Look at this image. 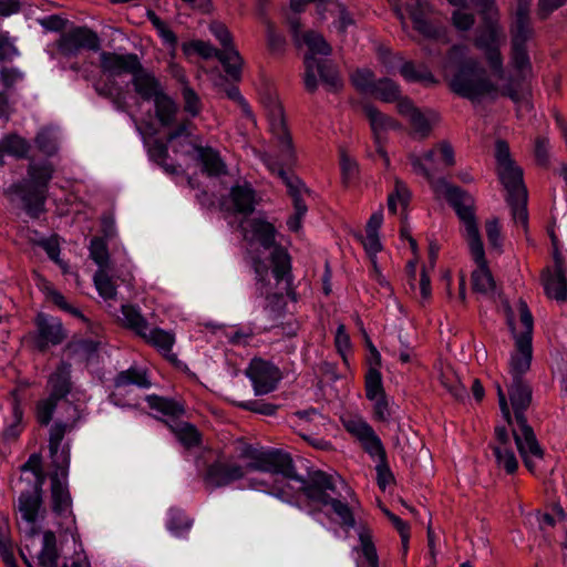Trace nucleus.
Returning a JSON list of instances; mask_svg holds the SVG:
<instances>
[{"label":"nucleus","instance_id":"nucleus-8","mask_svg":"<svg viewBox=\"0 0 567 567\" xmlns=\"http://www.w3.org/2000/svg\"><path fill=\"white\" fill-rule=\"evenodd\" d=\"M520 329L515 321L512 308L506 305V319L515 340V349L511 353L508 367L512 380H524L523 375L530 369L533 359L532 337L534 319L524 300L517 303Z\"/></svg>","mask_w":567,"mask_h":567},{"label":"nucleus","instance_id":"nucleus-26","mask_svg":"<svg viewBox=\"0 0 567 567\" xmlns=\"http://www.w3.org/2000/svg\"><path fill=\"white\" fill-rule=\"evenodd\" d=\"M398 111L402 116L408 118L413 127L414 134L419 135L421 138L429 136L432 130V123L437 121V115L435 113H422L409 99H402L399 101Z\"/></svg>","mask_w":567,"mask_h":567},{"label":"nucleus","instance_id":"nucleus-49","mask_svg":"<svg viewBox=\"0 0 567 567\" xmlns=\"http://www.w3.org/2000/svg\"><path fill=\"white\" fill-rule=\"evenodd\" d=\"M183 52L185 55H192L193 53H197L204 59H209L213 56L218 58L220 54L219 50L214 48L209 42L202 40H193L189 42H185L182 45Z\"/></svg>","mask_w":567,"mask_h":567},{"label":"nucleus","instance_id":"nucleus-1","mask_svg":"<svg viewBox=\"0 0 567 567\" xmlns=\"http://www.w3.org/2000/svg\"><path fill=\"white\" fill-rule=\"evenodd\" d=\"M245 240L249 247L262 248V258L254 259L260 293L265 296V308L270 312L282 307L284 249L274 245L276 227L262 216L245 218L240 223Z\"/></svg>","mask_w":567,"mask_h":567},{"label":"nucleus","instance_id":"nucleus-44","mask_svg":"<svg viewBox=\"0 0 567 567\" xmlns=\"http://www.w3.org/2000/svg\"><path fill=\"white\" fill-rule=\"evenodd\" d=\"M400 93L398 84L388 78L375 81L373 91L371 92V94L386 103L400 101Z\"/></svg>","mask_w":567,"mask_h":567},{"label":"nucleus","instance_id":"nucleus-39","mask_svg":"<svg viewBox=\"0 0 567 567\" xmlns=\"http://www.w3.org/2000/svg\"><path fill=\"white\" fill-rule=\"evenodd\" d=\"M39 288L47 295L48 299H50L54 305H56L60 309L70 312L71 315L84 319L82 313L74 307L68 303L65 298L55 290L52 285L45 279L39 277L38 278Z\"/></svg>","mask_w":567,"mask_h":567},{"label":"nucleus","instance_id":"nucleus-14","mask_svg":"<svg viewBox=\"0 0 567 567\" xmlns=\"http://www.w3.org/2000/svg\"><path fill=\"white\" fill-rule=\"evenodd\" d=\"M54 471L44 467L47 475L51 481V507L53 513L59 517H71L75 524L72 512V497L68 486L69 463H53Z\"/></svg>","mask_w":567,"mask_h":567},{"label":"nucleus","instance_id":"nucleus-40","mask_svg":"<svg viewBox=\"0 0 567 567\" xmlns=\"http://www.w3.org/2000/svg\"><path fill=\"white\" fill-rule=\"evenodd\" d=\"M530 0H517L515 22L512 28V34L532 35L529 25Z\"/></svg>","mask_w":567,"mask_h":567},{"label":"nucleus","instance_id":"nucleus-27","mask_svg":"<svg viewBox=\"0 0 567 567\" xmlns=\"http://www.w3.org/2000/svg\"><path fill=\"white\" fill-rule=\"evenodd\" d=\"M136 385L142 389L151 386V381L144 369L130 368L120 372L114 380V391L111 394V401L115 405H121V396L126 392V388Z\"/></svg>","mask_w":567,"mask_h":567},{"label":"nucleus","instance_id":"nucleus-22","mask_svg":"<svg viewBox=\"0 0 567 567\" xmlns=\"http://www.w3.org/2000/svg\"><path fill=\"white\" fill-rule=\"evenodd\" d=\"M141 61L134 53L117 54L103 51L100 53V68L110 76L133 75L141 69Z\"/></svg>","mask_w":567,"mask_h":567},{"label":"nucleus","instance_id":"nucleus-50","mask_svg":"<svg viewBox=\"0 0 567 567\" xmlns=\"http://www.w3.org/2000/svg\"><path fill=\"white\" fill-rule=\"evenodd\" d=\"M359 540L361 545V551L367 559L370 567H379V557L377 548L372 540V535L369 529H362L359 533Z\"/></svg>","mask_w":567,"mask_h":567},{"label":"nucleus","instance_id":"nucleus-59","mask_svg":"<svg viewBox=\"0 0 567 567\" xmlns=\"http://www.w3.org/2000/svg\"><path fill=\"white\" fill-rule=\"evenodd\" d=\"M340 167L342 181L346 185L350 184L358 174V164L346 152H341Z\"/></svg>","mask_w":567,"mask_h":567},{"label":"nucleus","instance_id":"nucleus-35","mask_svg":"<svg viewBox=\"0 0 567 567\" xmlns=\"http://www.w3.org/2000/svg\"><path fill=\"white\" fill-rule=\"evenodd\" d=\"M196 151L197 157L208 175L218 176L226 173V165L215 150L212 147H196Z\"/></svg>","mask_w":567,"mask_h":567},{"label":"nucleus","instance_id":"nucleus-29","mask_svg":"<svg viewBox=\"0 0 567 567\" xmlns=\"http://www.w3.org/2000/svg\"><path fill=\"white\" fill-rule=\"evenodd\" d=\"M141 338L157 349V351H159L165 357L171 359L175 358V354L172 352L173 346L175 343V334L172 331L148 326L146 331L142 332Z\"/></svg>","mask_w":567,"mask_h":567},{"label":"nucleus","instance_id":"nucleus-25","mask_svg":"<svg viewBox=\"0 0 567 567\" xmlns=\"http://www.w3.org/2000/svg\"><path fill=\"white\" fill-rule=\"evenodd\" d=\"M37 346L45 349L49 346L60 344L65 339V332L60 319L39 313L37 316Z\"/></svg>","mask_w":567,"mask_h":567},{"label":"nucleus","instance_id":"nucleus-9","mask_svg":"<svg viewBox=\"0 0 567 567\" xmlns=\"http://www.w3.org/2000/svg\"><path fill=\"white\" fill-rule=\"evenodd\" d=\"M53 172L54 168L50 163H30L28 178L20 184L12 185L8 192L18 195L27 212L35 217L43 210L48 184Z\"/></svg>","mask_w":567,"mask_h":567},{"label":"nucleus","instance_id":"nucleus-33","mask_svg":"<svg viewBox=\"0 0 567 567\" xmlns=\"http://www.w3.org/2000/svg\"><path fill=\"white\" fill-rule=\"evenodd\" d=\"M167 425L178 442L185 447L189 449L199 444L200 434L194 425L177 420L167 422Z\"/></svg>","mask_w":567,"mask_h":567},{"label":"nucleus","instance_id":"nucleus-2","mask_svg":"<svg viewBox=\"0 0 567 567\" xmlns=\"http://www.w3.org/2000/svg\"><path fill=\"white\" fill-rule=\"evenodd\" d=\"M442 69L451 90L462 97L477 101L484 96L497 95V86L487 78L480 62L467 55V48L464 45L450 49Z\"/></svg>","mask_w":567,"mask_h":567},{"label":"nucleus","instance_id":"nucleus-58","mask_svg":"<svg viewBox=\"0 0 567 567\" xmlns=\"http://www.w3.org/2000/svg\"><path fill=\"white\" fill-rule=\"evenodd\" d=\"M20 52L9 32H0V61H12Z\"/></svg>","mask_w":567,"mask_h":567},{"label":"nucleus","instance_id":"nucleus-18","mask_svg":"<svg viewBox=\"0 0 567 567\" xmlns=\"http://www.w3.org/2000/svg\"><path fill=\"white\" fill-rule=\"evenodd\" d=\"M80 417L79 410L76 408H72V415L70 420L64 422L58 421L51 426L49 434V456L52 461L70 460V444L64 441V436L78 426Z\"/></svg>","mask_w":567,"mask_h":567},{"label":"nucleus","instance_id":"nucleus-21","mask_svg":"<svg viewBox=\"0 0 567 567\" xmlns=\"http://www.w3.org/2000/svg\"><path fill=\"white\" fill-rule=\"evenodd\" d=\"M471 256L477 268L472 274V287L475 292L493 296L496 290V285L491 270L488 269L485 258V250L482 239L478 240V249L475 250L474 243L467 244Z\"/></svg>","mask_w":567,"mask_h":567},{"label":"nucleus","instance_id":"nucleus-47","mask_svg":"<svg viewBox=\"0 0 567 567\" xmlns=\"http://www.w3.org/2000/svg\"><path fill=\"white\" fill-rule=\"evenodd\" d=\"M383 394L384 391L380 369L370 367L365 374V396L368 400H377L378 396Z\"/></svg>","mask_w":567,"mask_h":567},{"label":"nucleus","instance_id":"nucleus-53","mask_svg":"<svg viewBox=\"0 0 567 567\" xmlns=\"http://www.w3.org/2000/svg\"><path fill=\"white\" fill-rule=\"evenodd\" d=\"M308 212L298 214L297 208L286 209V227L290 233H293L297 238L302 240L303 236V221Z\"/></svg>","mask_w":567,"mask_h":567},{"label":"nucleus","instance_id":"nucleus-62","mask_svg":"<svg viewBox=\"0 0 567 567\" xmlns=\"http://www.w3.org/2000/svg\"><path fill=\"white\" fill-rule=\"evenodd\" d=\"M334 343L338 352L341 354L342 360L346 364H348V358L347 352L350 350L351 342L350 337L346 332L344 324H339L337 328L336 337H334Z\"/></svg>","mask_w":567,"mask_h":567},{"label":"nucleus","instance_id":"nucleus-28","mask_svg":"<svg viewBox=\"0 0 567 567\" xmlns=\"http://www.w3.org/2000/svg\"><path fill=\"white\" fill-rule=\"evenodd\" d=\"M311 189L298 176H286V209L297 208L298 214L309 210Z\"/></svg>","mask_w":567,"mask_h":567},{"label":"nucleus","instance_id":"nucleus-61","mask_svg":"<svg viewBox=\"0 0 567 567\" xmlns=\"http://www.w3.org/2000/svg\"><path fill=\"white\" fill-rule=\"evenodd\" d=\"M485 231L488 244L492 248L501 250L502 248V236L501 227L497 218L487 219L485 223Z\"/></svg>","mask_w":567,"mask_h":567},{"label":"nucleus","instance_id":"nucleus-54","mask_svg":"<svg viewBox=\"0 0 567 567\" xmlns=\"http://www.w3.org/2000/svg\"><path fill=\"white\" fill-rule=\"evenodd\" d=\"M182 96L185 112L193 117L199 115L202 112V102L197 93L188 85H185L182 89Z\"/></svg>","mask_w":567,"mask_h":567},{"label":"nucleus","instance_id":"nucleus-52","mask_svg":"<svg viewBox=\"0 0 567 567\" xmlns=\"http://www.w3.org/2000/svg\"><path fill=\"white\" fill-rule=\"evenodd\" d=\"M351 81L358 91L368 94H371L375 84L374 74L369 69L357 70L351 75Z\"/></svg>","mask_w":567,"mask_h":567},{"label":"nucleus","instance_id":"nucleus-23","mask_svg":"<svg viewBox=\"0 0 567 567\" xmlns=\"http://www.w3.org/2000/svg\"><path fill=\"white\" fill-rule=\"evenodd\" d=\"M404 6L413 20L415 30L430 40L447 42L444 28L435 27L424 19L425 13L429 11V4L425 0H408Z\"/></svg>","mask_w":567,"mask_h":567},{"label":"nucleus","instance_id":"nucleus-56","mask_svg":"<svg viewBox=\"0 0 567 567\" xmlns=\"http://www.w3.org/2000/svg\"><path fill=\"white\" fill-rule=\"evenodd\" d=\"M91 258L99 266V269H109V252L105 243L100 238H94L90 245Z\"/></svg>","mask_w":567,"mask_h":567},{"label":"nucleus","instance_id":"nucleus-31","mask_svg":"<svg viewBox=\"0 0 567 567\" xmlns=\"http://www.w3.org/2000/svg\"><path fill=\"white\" fill-rule=\"evenodd\" d=\"M132 76L134 90L143 100L153 101L163 92L159 82L151 73L145 72L142 65Z\"/></svg>","mask_w":567,"mask_h":567},{"label":"nucleus","instance_id":"nucleus-20","mask_svg":"<svg viewBox=\"0 0 567 567\" xmlns=\"http://www.w3.org/2000/svg\"><path fill=\"white\" fill-rule=\"evenodd\" d=\"M363 112L370 123V127L373 133L377 153L382 157L384 166L389 167L390 158L383 147L385 141L384 134L390 130L399 128V124L394 118L382 113L371 104H365L363 106Z\"/></svg>","mask_w":567,"mask_h":567},{"label":"nucleus","instance_id":"nucleus-7","mask_svg":"<svg viewBox=\"0 0 567 567\" xmlns=\"http://www.w3.org/2000/svg\"><path fill=\"white\" fill-rule=\"evenodd\" d=\"M508 396L517 425V427L513 429V434L520 456L524 461L528 458H543L544 452L525 416V412L532 403V389L529 384L525 380H512V384L508 388Z\"/></svg>","mask_w":567,"mask_h":567},{"label":"nucleus","instance_id":"nucleus-55","mask_svg":"<svg viewBox=\"0 0 567 567\" xmlns=\"http://www.w3.org/2000/svg\"><path fill=\"white\" fill-rule=\"evenodd\" d=\"M441 383L457 400H462L466 394V388L452 371L442 373Z\"/></svg>","mask_w":567,"mask_h":567},{"label":"nucleus","instance_id":"nucleus-37","mask_svg":"<svg viewBox=\"0 0 567 567\" xmlns=\"http://www.w3.org/2000/svg\"><path fill=\"white\" fill-rule=\"evenodd\" d=\"M156 117L162 125H171L177 113V105L164 91L153 100Z\"/></svg>","mask_w":567,"mask_h":567},{"label":"nucleus","instance_id":"nucleus-16","mask_svg":"<svg viewBox=\"0 0 567 567\" xmlns=\"http://www.w3.org/2000/svg\"><path fill=\"white\" fill-rule=\"evenodd\" d=\"M209 30L223 47V49L219 50L220 54H218V60L223 64L226 73L235 80L239 79L243 60L233 44V37L229 30L220 22L210 23Z\"/></svg>","mask_w":567,"mask_h":567},{"label":"nucleus","instance_id":"nucleus-60","mask_svg":"<svg viewBox=\"0 0 567 567\" xmlns=\"http://www.w3.org/2000/svg\"><path fill=\"white\" fill-rule=\"evenodd\" d=\"M496 436L499 441V445L495 447V455L497 461H516L515 455L512 451H508L505 446L508 434L505 427H496Z\"/></svg>","mask_w":567,"mask_h":567},{"label":"nucleus","instance_id":"nucleus-42","mask_svg":"<svg viewBox=\"0 0 567 567\" xmlns=\"http://www.w3.org/2000/svg\"><path fill=\"white\" fill-rule=\"evenodd\" d=\"M507 203L511 206L514 223L526 229L528 223L527 192H520L515 197L507 196Z\"/></svg>","mask_w":567,"mask_h":567},{"label":"nucleus","instance_id":"nucleus-43","mask_svg":"<svg viewBox=\"0 0 567 567\" xmlns=\"http://www.w3.org/2000/svg\"><path fill=\"white\" fill-rule=\"evenodd\" d=\"M93 281L99 295L104 300L115 299L116 286L110 276L109 269H99L93 277Z\"/></svg>","mask_w":567,"mask_h":567},{"label":"nucleus","instance_id":"nucleus-11","mask_svg":"<svg viewBox=\"0 0 567 567\" xmlns=\"http://www.w3.org/2000/svg\"><path fill=\"white\" fill-rule=\"evenodd\" d=\"M340 422L346 432L371 458L385 461L384 445L375 430L362 414L347 411L340 415Z\"/></svg>","mask_w":567,"mask_h":567},{"label":"nucleus","instance_id":"nucleus-17","mask_svg":"<svg viewBox=\"0 0 567 567\" xmlns=\"http://www.w3.org/2000/svg\"><path fill=\"white\" fill-rule=\"evenodd\" d=\"M59 52L64 56H74L81 50L97 51L100 49V39L95 32L87 28H73L63 32L56 42Z\"/></svg>","mask_w":567,"mask_h":567},{"label":"nucleus","instance_id":"nucleus-46","mask_svg":"<svg viewBox=\"0 0 567 567\" xmlns=\"http://www.w3.org/2000/svg\"><path fill=\"white\" fill-rule=\"evenodd\" d=\"M411 193L401 179H395L394 190L388 196V209L392 214H396L398 205L405 208L410 202Z\"/></svg>","mask_w":567,"mask_h":567},{"label":"nucleus","instance_id":"nucleus-5","mask_svg":"<svg viewBox=\"0 0 567 567\" xmlns=\"http://www.w3.org/2000/svg\"><path fill=\"white\" fill-rule=\"evenodd\" d=\"M410 162L413 169L429 181L434 193L437 196H444L449 204L454 208L456 215L464 225V236L467 244L474 243L475 250L477 251L478 240L482 238L474 213V198L467 192L450 184L444 178L434 179L433 174L424 165L421 157L411 155Z\"/></svg>","mask_w":567,"mask_h":567},{"label":"nucleus","instance_id":"nucleus-4","mask_svg":"<svg viewBox=\"0 0 567 567\" xmlns=\"http://www.w3.org/2000/svg\"><path fill=\"white\" fill-rule=\"evenodd\" d=\"M286 480L289 481L286 487L298 492L299 497L324 506L330 505L343 526L354 527L355 519L349 505L331 496V493L337 494L336 483L341 480L339 475L318 470L309 471L307 477H302L295 475L293 463H286Z\"/></svg>","mask_w":567,"mask_h":567},{"label":"nucleus","instance_id":"nucleus-34","mask_svg":"<svg viewBox=\"0 0 567 567\" xmlns=\"http://www.w3.org/2000/svg\"><path fill=\"white\" fill-rule=\"evenodd\" d=\"M230 197L236 212L248 214L254 210L256 204L255 193L248 184L234 186Z\"/></svg>","mask_w":567,"mask_h":567},{"label":"nucleus","instance_id":"nucleus-41","mask_svg":"<svg viewBox=\"0 0 567 567\" xmlns=\"http://www.w3.org/2000/svg\"><path fill=\"white\" fill-rule=\"evenodd\" d=\"M121 308L124 324L141 337L142 332L146 331L150 324L142 316L140 309L130 305H122Z\"/></svg>","mask_w":567,"mask_h":567},{"label":"nucleus","instance_id":"nucleus-24","mask_svg":"<svg viewBox=\"0 0 567 567\" xmlns=\"http://www.w3.org/2000/svg\"><path fill=\"white\" fill-rule=\"evenodd\" d=\"M206 466L203 481L208 488L227 485L244 476V468L237 463H204Z\"/></svg>","mask_w":567,"mask_h":567},{"label":"nucleus","instance_id":"nucleus-12","mask_svg":"<svg viewBox=\"0 0 567 567\" xmlns=\"http://www.w3.org/2000/svg\"><path fill=\"white\" fill-rule=\"evenodd\" d=\"M512 66L522 79L516 81L511 79L505 85L502 94L511 97L515 103L525 101L528 95V87L524 83L526 78L530 74V62L526 51V42L532 35L512 34Z\"/></svg>","mask_w":567,"mask_h":567},{"label":"nucleus","instance_id":"nucleus-36","mask_svg":"<svg viewBox=\"0 0 567 567\" xmlns=\"http://www.w3.org/2000/svg\"><path fill=\"white\" fill-rule=\"evenodd\" d=\"M38 558L41 567H58L59 553L56 549V537L53 532H44L42 549Z\"/></svg>","mask_w":567,"mask_h":567},{"label":"nucleus","instance_id":"nucleus-38","mask_svg":"<svg viewBox=\"0 0 567 567\" xmlns=\"http://www.w3.org/2000/svg\"><path fill=\"white\" fill-rule=\"evenodd\" d=\"M401 75L409 82H420L425 85L436 83L434 75L426 66H415L412 62H405L400 68Z\"/></svg>","mask_w":567,"mask_h":567},{"label":"nucleus","instance_id":"nucleus-32","mask_svg":"<svg viewBox=\"0 0 567 567\" xmlns=\"http://www.w3.org/2000/svg\"><path fill=\"white\" fill-rule=\"evenodd\" d=\"M238 457L246 461H278L280 451L239 441L236 445Z\"/></svg>","mask_w":567,"mask_h":567},{"label":"nucleus","instance_id":"nucleus-63","mask_svg":"<svg viewBox=\"0 0 567 567\" xmlns=\"http://www.w3.org/2000/svg\"><path fill=\"white\" fill-rule=\"evenodd\" d=\"M0 557L7 567H18L12 540L0 532Z\"/></svg>","mask_w":567,"mask_h":567},{"label":"nucleus","instance_id":"nucleus-3","mask_svg":"<svg viewBox=\"0 0 567 567\" xmlns=\"http://www.w3.org/2000/svg\"><path fill=\"white\" fill-rule=\"evenodd\" d=\"M293 35L295 43L308 47L309 53L305 56V85L309 92H313L318 87V78L331 92H338L342 89L343 82L333 63L326 59L332 52V48L324 38L315 32L307 31L300 34L299 22L291 20L289 22Z\"/></svg>","mask_w":567,"mask_h":567},{"label":"nucleus","instance_id":"nucleus-19","mask_svg":"<svg viewBox=\"0 0 567 567\" xmlns=\"http://www.w3.org/2000/svg\"><path fill=\"white\" fill-rule=\"evenodd\" d=\"M246 374L257 395H265L274 391L281 379L280 370L262 359L251 360Z\"/></svg>","mask_w":567,"mask_h":567},{"label":"nucleus","instance_id":"nucleus-51","mask_svg":"<svg viewBox=\"0 0 567 567\" xmlns=\"http://www.w3.org/2000/svg\"><path fill=\"white\" fill-rule=\"evenodd\" d=\"M4 152L16 157H25L30 151V144L19 135L7 136L2 141Z\"/></svg>","mask_w":567,"mask_h":567},{"label":"nucleus","instance_id":"nucleus-64","mask_svg":"<svg viewBox=\"0 0 567 567\" xmlns=\"http://www.w3.org/2000/svg\"><path fill=\"white\" fill-rule=\"evenodd\" d=\"M453 24L457 30L467 31L474 24V16L472 13L465 12L461 9H457L453 12L452 16Z\"/></svg>","mask_w":567,"mask_h":567},{"label":"nucleus","instance_id":"nucleus-13","mask_svg":"<svg viewBox=\"0 0 567 567\" xmlns=\"http://www.w3.org/2000/svg\"><path fill=\"white\" fill-rule=\"evenodd\" d=\"M49 396L37 404V419L48 425L52 420L58 402L71 391V364L61 362L48 380Z\"/></svg>","mask_w":567,"mask_h":567},{"label":"nucleus","instance_id":"nucleus-45","mask_svg":"<svg viewBox=\"0 0 567 567\" xmlns=\"http://www.w3.org/2000/svg\"><path fill=\"white\" fill-rule=\"evenodd\" d=\"M145 400L152 410H156L164 415L177 416L184 413V408L173 400L157 395H147Z\"/></svg>","mask_w":567,"mask_h":567},{"label":"nucleus","instance_id":"nucleus-57","mask_svg":"<svg viewBox=\"0 0 567 567\" xmlns=\"http://www.w3.org/2000/svg\"><path fill=\"white\" fill-rule=\"evenodd\" d=\"M35 144L41 152L49 156L53 155L58 150L55 135L48 128H43L38 133Z\"/></svg>","mask_w":567,"mask_h":567},{"label":"nucleus","instance_id":"nucleus-15","mask_svg":"<svg viewBox=\"0 0 567 567\" xmlns=\"http://www.w3.org/2000/svg\"><path fill=\"white\" fill-rule=\"evenodd\" d=\"M495 157L498 178L507 190L508 196L515 197V195L520 194V192H527L523 183V171L512 159L506 142H496Z\"/></svg>","mask_w":567,"mask_h":567},{"label":"nucleus","instance_id":"nucleus-48","mask_svg":"<svg viewBox=\"0 0 567 567\" xmlns=\"http://www.w3.org/2000/svg\"><path fill=\"white\" fill-rule=\"evenodd\" d=\"M192 526V519L187 515L178 509L171 508L168 512L167 528L175 535L182 536Z\"/></svg>","mask_w":567,"mask_h":567},{"label":"nucleus","instance_id":"nucleus-6","mask_svg":"<svg viewBox=\"0 0 567 567\" xmlns=\"http://www.w3.org/2000/svg\"><path fill=\"white\" fill-rule=\"evenodd\" d=\"M452 6L465 7L467 0H447ZM481 8V14L485 21L484 29L475 39V45L483 51L488 66L498 79L504 78L503 56L499 48L505 42L506 35L497 24V9L495 0H468Z\"/></svg>","mask_w":567,"mask_h":567},{"label":"nucleus","instance_id":"nucleus-10","mask_svg":"<svg viewBox=\"0 0 567 567\" xmlns=\"http://www.w3.org/2000/svg\"><path fill=\"white\" fill-rule=\"evenodd\" d=\"M20 484L25 487L20 492L18 508L28 523H34L42 505V487L47 480L44 463H23L20 467Z\"/></svg>","mask_w":567,"mask_h":567},{"label":"nucleus","instance_id":"nucleus-30","mask_svg":"<svg viewBox=\"0 0 567 567\" xmlns=\"http://www.w3.org/2000/svg\"><path fill=\"white\" fill-rule=\"evenodd\" d=\"M543 284L546 295L557 301L567 299V279L565 270H550L547 268L543 274Z\"/></svg>","mask_w":567,"mask_h":567}]
</instances>
